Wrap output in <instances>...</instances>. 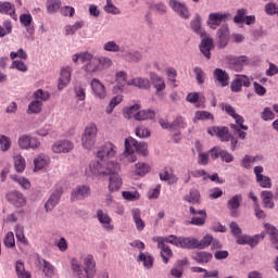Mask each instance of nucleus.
Wrapping results in <instances>:
<instances>
[{"label":"nucleus","mask_w":278,"mask_h":278,"mask_svg":"<svg viewBox=\"0 0 278 278\" xmlns=\"http://www.w3.org/2000/svg\"><path fill=\"white\" fill-rule=\"evenodd\" d=\"M159 177L161 181H167L169 186H173L179 181V178L177 175H175V170H173L172 167L163 168L162 172H160Z\"/></svg>","instance_id":"nucleus-16"},{"label":"nucleus","mask_w":278,"mask_h":278,"mask_svg":"<svg viewBox=\"0 0 278 278\" xmlns=\"http://www.w3.org/2000/svg\"><path fill=\"white\" fill-rule=\"evenodd\" d=\"M92 59H94V55H92V53L90 52H80V53H76L72 56V61L74 62V64H77V62H83L84 63H88L90 62Z\"/></svg>","instance_id":"nucleus-37"},{"label":"nucleus","mask_w":278,"mask_h":278,"mask_svg":"<svg viewBox=\"0 0 278 278\" xmlns=\"http://www.w3.org/2000/svg\"><path fill=\"white\" fill-rule=\"evenodd\" d=\"M85 73L92 75V73H99L101 67L99 66V58L94 56L90 62L84 66Z\"/></svg>","instance_id":"nucleus-35"},{"label":"nucleus","mask_w":278,"mask_h":278,"mask_svg":"<svg viewBox=\"0 0 278 278\" xmlns=\"http://www.w3.org/2000/svg\"><path fill=\"white\" fill-rule=\"evenodd\" d=\"M15 273L17 278H31V273L25 269V263H23V261L15 263Z\"/></svg>","instance_id":"nucleus-36"},{"label":"nucleus","mask_w":278,"mask_h":278,"mask_svg":"<svg viewBox=\"0 0 278 278\" xmlns=\"http://www.w3.org/2000/svg\"><path fill=\"white\" fill-rule=\"evenodd\" d=\"M223 110H224V112L228 113L229 116L235 118L237 125H240V127H241V129H243V131H247L249 129V126H244V117L237 114L236 109H233V106H231V104L223 105Z\"/></svg>","instance_id":"nucleus-18"},{"label":"nucleus","mask_w":278,"mask_h":278,"mask_svg":"<svg viewBox=\"0 0 278 278\" xmlns=\"http://www.w3.org/2000/svg\"><path fill=\"white\" fill-rule=\"evenodd\" d=\"M15 170L17 173H23L25 170V159L21 155L14 157Z\"/></svg>","instance_id":"nucleus-64"},{"label":"nucleus","mask_w":278,"mask_h":278,"mask_svg":"<svg viewBox=\"0 0 278 278\" xmlns=\"http://www.w3.org/2000/svg\"><path fill=\"white\" fill-rule=\"evenodd\" d=\"M265 229H266L268 236H270L271 244H274L275 249H277V251H278V230H277V228H275V226H273L270 224H265Z\"/></svg>","instance_id":"nucleus-34"},{"label":"nucleus","mask_w":278,"mask_h":278,"mask_svg":"<svg viewBox=\"0 0 278 278\" xmlns=\"http://www.w3.org/2000/svg\"><path fill=\"white\" fill-rule=\"evenodd\" d=\"M97 216H98L99 223L103 225L106 231H112L114 229V226L112 225V217H110L108 213H104L103 211L99 210L97 212Z\"/></svg>","instance_id":"nucleus-27"},{"label":"nucleus","mask_w":278,"mask_h":278,"mask_svg":"<svg viewBox=\"0 0 278 278\" xmlns=\"http://www.w3.org/2000/svg\"><path fill=\"white\" fill-rule=\"evenodd\" d=\"M150 79L156 90V94H160L162 90H166V83L164 81V78H162L160 75L155 73H150Z\"/></svg>","instance_id":"nucleus-28"},{"label":"nucleus","mask_w":278,"mask_h":278,"mask_svg":"<svg viewBox=\"0 0 278 278\" xmlns=\"http://www.w3.org/2000/svg\"><path fill=\"white\" fill-rule=\"evenodd\" d=\"M191 175V176H190ZM207 172L205 169H195L188 173L187 179L185 180V184H188L191 179V177H194L195 179H199L203 177V179H207Z\"/></svg>","instance_id":"nucleus-52"},{"label":"nucleus","mask_w":278,"mask_h":278,"mask_svg":"<svg viewBox=\"0 0 278 278\" xmlns=\"http://www.w3.org/2000/svg\"><path fill=\"white\" fill-rule=\"evenodd\" d=\"M3 244L4 247H7V249H14V247H16V241L14 240V232H7L3 239Z\"/></svg>","instance_id":"nucleus-56"},{"label":"nucleus","mask_w":278,"mask_h":278,"mask_svg":"<svg viewBox=\"0 0 278 278\" xmlns=\"http://www.w3.org/2000/svg\"><path fill=\"white\" fill-rule=\"evenodd\" d=\"M72 73H73V68L71 66H66L61 70V74L59 77V85H58L59 90H64V88H66V86L71 84Z\"/></svg>","instance_id":"nucleus-17"},{"label":"nucleus","mask_w":278,"mask_h":278,"mask_svg":"<svg viewBox=\"0 0 278 278\" xmlns=\"http://www.w3.org/2000/svg\"><path fill=\"white\" fill-rule=\"evenodd\" d=\"M193 260L198 262V264H207L212 262V253L210 252H198L193 256Z\"/></svg>","instance_id":"nucleus-45"},{"label":"nucleus","mask_w":278,"mask_h":278,"mask_svg":"<svg viewBox=\"0 0 278 278\" xmlns=\"http://www.w3.org/2000/svg\"><path fill=\"white\" fill-rule=\"evenodd\" d=\"M168 5L180 18H185L186 21L190 18V10H188L186 3L179 0H168Z\"/></svg>","instance_id":"nucleus-9"},{"label":"nucleus","mask_w":278,"mask_h":278,"mask_svg":"<svg viewBox=\"0 0 278 278\" xmlns=\"http://www.w3.org/2000/svg\"><path fill=\"white\" fill-rule=\"evenodd\" d=\"M40 112H42V103L34 99L28 104L27 114H40Z\"/></svg>","instance_id":"nucleus-48"},{"label":"nucleus","mask_w":278,"mask_h":278,"mask_svg":"<svg viewBox=\"0 0 278 278\" xmlns=\"http://www.w3.org/2000/svg\"><path fill=\"white\" fill-rule=\"evenodd\" d=\"M217 36L218 46L220 47V49H225V47H227V45L229 43V28L227 26H222L217 31Z\"/></svg>","instance_id":"nucleus-26"},{"label":"nucleus","mask_w":278,"mask_h":278,"mask_svg":"<svg viewBox=\"0 0 278 278\" xmlns=\"http://www.w3.org/2000/svg\"><path fill=\"white\" fill-rule=\"evenodd\" d=\"M97 157L100 162H108L112 157H116V146L112 142H105L97 152Z\"/></svg>","instance_id":"nucleus-6"},{"label":"nucleus","mask_w":278,"mask_h":278,"mask_svg":"<svg viewBox=\"0 0 278 278\" xmlns=\"http://www.w3.org/2000/svg\"><path fill=\"white\" fill-rule=\"evenodd\" d=\"M131 215L137 231H144V227H147V224H144V220H142V213L140 212V208H134L131 211Z\"/></svg>","instance_id":"nucleus-31"},{"label":"nucleus","mask_w":278,"mask_h":278,"mask_svg":"<svg viewBox=\"0 0 278 278\" xmlns=\"http://www.w3.org/2000/svg\"><path fill=\"white\" fill-rule=\"evenodd\" d=\"M84 27V21L76 22L73 25L65 26V34L66 36H73L75 33L79 31Z\"/></svg>","instance_id":"nucleus-51"},{"label":"nucleus","mask_w":278,"mask_h":278,"mask_svg":"<svg viewBox=\"0 0 278 278\" xmlns=\"http://www.w3.org/2000/svg\"><path fill=\"white\" fill-rule=\"evenodd\" d=\"M97 124L91 123L86 126L81 137V146L84 149H87V151H92V148L94 144H97Z\"/></svg>","instance_id":"nucleus-4"},{"label":"nucleus","mask_w":278,"mask_h":278,"mask_svg":"<svg viewBox=\"0 0 278 278\" xmlns=\"http://www.w3.org/2000/svg\"><path fill=\"white\" fill-rule=\"evenodd\" d=\"M261 199L263 201L264 207L267 210H273L275 207V202L273 201L274 194L273 191H262Z\"/></svg>","instance_id":"nucleus-32"},{"label":"nucleus","mask_w":278,"mask_h":278,"mask_svg":"<svg viewBox=\"0 0 278 278\" xmlns=\"http://www.w3.org/2000/svg\"><path fill=\"white\" fill-rule=\"evenodd\" d=\"M8 199L12 205L15 207H25L27 205V200L25 199V195L18 191H12L8 194Z\"/></svg>","instance_id":"nucleus-21"},{"label":"nucleus","mask_w":278,"mask_h":278,"mask_svg":"<svg viewBox=\"0 0 278 278\" xmlns=\"http://www.w3.org/2000/svg\"><path fill=\"white\" fill-rule=\"evenodd\" d=\"M33 98L36 101H39V103H41V105H43L45 102L49 101V99H51V93H49V91H45L42 89H37L34 94Z\"/></svg>","instance_id":"nucleus-39"},{"label":"nucleus","mask_w":278,"mask_h":278,"mask_svg":"<svg viewBox=\"0 0 278 278\" xmlns=\"http://www.w3.org/2000/svg\"><path fill=\"white\" fill-rule=\"evenodd\" d=\"M188 124L186 119L181 116H177L174 122L170 124V129H186Z\"/></svg>","instance_id":"nucleus-55"},{"label":"nucleus","mask_w":278,"mask_h":278,"mask_svg":"<svg viewBox=\"0 0 278 278\" xmlns=\"http://www.w3.org/2000/svg\"><path fill=\"white\" fill-rule=\"evenodd\" d=\"M31 21H34V17H31V14H22L20 16V22L24 27H26L27 31L30 35L34 34V26L31 25Z\"/></svg>","instance_id":"nucleus-40"},{"label":"nucleus","mask_w":278,"mask_h":278,"mask_svg":"<svg viewBox=\"0 0 278 278\" xmlns=\"http://www.w3.org/2000/svg\"><path fill=\"white\" fill-rule=\"evenodd\" d=\"M123 102V96H115L106 106V114H112L114 108Z\"/></svg>","instance_id":"nucleus-60"},{"label":"nucleus","mask_w":278,"mask_h":278,"mask_svg":"<svg viewBox=\"0 0 278 278\" xmlns=\"http://www.w3.org/2000/svg\"><path fill=\"white\" fill-rule=\"evenodd\" d=\"M47 12L49 14H55L60 8H62L61 0H47L46 2Z\"/></svg>","instance_id":"nucleus-43"},{"label":"nucleus","mask_w":278,"mask_h":278,"mask_svg":"<svg viewBox=\"0 0 278 278\" xmlns=\"http://www.w3.org/2000/svg\"><path fill=\"white\" fill-rule=\"evenodd\" d=\"M189 213L192 216L189 225H194L195 227H203V225H205V220H207V213L205 210L197 211L194 206H190Z\"/></svg>","instance_id":"nucleus-7"},{"label":"nucleus","mask_w":278,"mask_h":278,"mask_svg":"<svg viewBox=\"0 0 278 278\" xmlns=\"http://www.w3.org/2000/svg\"><path fill=\"white\" fill-rule=\"evenodd\" d=\"M214 49V40L207 37V34L202 37V41L200 43V51L203 55L210 60L212 58V50Z\"/></svg>","instance_id":"nucleus-15"},{"label":"nucleus","mask_w":278,"mask_h":278,"mask_svg":"<svg viewBox=\"0 0 278 278\" xmlns=\"http://www.w3.org/2000/svg\"><path fill=\"white\" fill-rule=\"evenodd\" d=\"M249 64V56L241 55V56H232L229 60V66L232 71L240 72L244 66Z\"/></svg>","instance_id":"nucleus-19"},{"label":"nucleus","mask_w":278,"mask_h":278,"mask_svg":"<svg viewBox=\"0 0 278 278\" xmlns=\"http://www.w3.org/2000/svg\"><path fill=\"white\" fill-rule=\"evenodd\" d=\"M83 263L84 265H81L77 258L72 260L71 266L74 277L94 278V275H97V262L94 261V256H92V254L83 256Z\"/></svg>","instance_id":"nucleus-2"},{"label":"nucleus","mask_w":278,"mask_h":278,"mask_svg":"<svg viewBox=\"0 0 278 278\" xmlns=\"http://www.w3.org/2000/svg\"><path fill=\"white\" fill-rule=\"evenodd\" d=\"M73 149H75V144L67 139L58 140L52 146L53 153H71Z\"/></svg>","instance_id":"nucleus-12"},{"label":"nucleus","mask_w":278,"mask_h":278,"mask_svg":"<svg viewBox=\"0 0 278 278\" xmlns=\"http://www.w3.org/2000/svg\"><path fill=\"white\" fill-rule=\"evenodd\" d=\"M15 238L18 240V242H22V244H29V241L25 237L24 228L21 226L15 227Z\"/></svg>","instance_id":"nucleus-58"},{"label":"nucleus","mask_w":278,"mask_h":278,"mask_svg":"<svg viewBox=\"0 0 278 278\" xmlns=\"http://www.w3.org/2000/svg\"><path fill=\"white\" fill-rule=\"evenodd\" d=\"M10 147H12V140L5 135H0V149L1 151H10Z\"/></svg>","instance_id":"nucleus-61"},{"label":"nucleus","mask_w":278,"mask_h":278,"mask_svg":"<svg viewBox=\"0 0 278 278\" xmlns=\"http://www.w3.org/2000/svg\"><path fill=\"white\" fill-rule=\"evenodd\" d=\"M40 264L45 277L51 278L55 275V268L50 262H48L47 260H42Z\"/></svg>","instance_id":"nucleus-38"},{"label":"nucleus","mask_w":278,"mask_h":278,"mask_svg":"<svg viewBox=\"0 0 278 278\" xmlns=\"http://www.w3.org/2000/svg\"><path fill=\"white\" fill-rule=\"evenodd\" d=\"M207 134H210V136H217L222 142H229V140H231V135H229V128L227 126H213L207 129Z\"/></svg>","instance_id":"nucleus-11"},{"label":"nucleus","mask_w":278,"mask_h":278,"mask_svg":"<svg viewBox=\"0 0 278 278\" xmlns=\"http://www.w3.org/2000/svg\"><path fill=\"white\" fill-rule=\"evenodd\" d=\"M242 203V194H236L227 202V207L230 212V216L233 218H238L240 216V213H238V210H240V204Z\"/></svg>","instance_id":"nucleus-14"},{"label":"nucleus","mask_w":278,"mask_h":278,"mask_svg":"<svg viewBox=\"0 0 278 278\" xmlns=\"http://www.w3.org/2000/svg\"><path fill=\"white\" fill-rule=\"evenodd\" d=\"M90 195V187L88 186H78L72 191V201H79L86 199Z\"/></svg>","instance_id":"nucleus-25"},{"label":"nucleus","mask_w":278,"mask_h":278,"mask_svg":"<svg viewBox=\"0 0 278 278\" xmlns=\"http://www.w3.org/2000/svg\"><path fill=\"white\" fill-rule=\"evenodd\" d=\"M121 165L118 163H106L104 167L99 161H92L85 169L87 177H94L99 175H109V190L110 192H118L123 186V179L118 175Z\"/></svg>","instance_id":"nucleus-1"},{"label":"nucleus","mask_w":278,"mask_h":278,"mask_svg":"<svg viewBox=\"0 0 278 278\" xmlns=\"http://www.w3.org/2000/svg\"><path fill=\"white\" fill-rule=\"evenodd\" d=\"M180 249H197V239L191 237H180Z\"/></svg>","instance_id":"nucleus-41"},{"label":"nucleus","mask_w":278,"mask_h":278,"mask_svg":"<svg viewBox=\"0 0 278 278\" xmlns=\"http://www.w3.org/2000/svg\"><path fill=\"white\" fill-rule=\"evenodd\" d=\"M139 262H143V266L146 268H152L153 267V256L146 254V253H140L139 254Z\"/></svg>","instance_id":"nucleus-59"},{"label":"nucleus","mask_w":278,"mask_h":278,"mask_svg":"<svg viewBox=\"0 0 278 278\" xmlns=\"http://www.w3.org/2000/svg\"><path fill=\"white\" fill-rule=\"evenodd\" d=\"M135 168V173L136 175H139V177H144V175L151 172V166L147 163H137Z\"/></svg>","instance_id":"nucleus-50"},{"label":"nucleus","mask_w":278,"mask_h":278,"mask_svg":"<svg viewBox=\"0 0 278 278\" xmlns=\"http://www.w3.org/2000/svg\"><path fill=\"white\" fill-rule=\"evenodd\" d=\"M122 197L126 201H139L140 200V193L138 191H123Z\"/></svg>","instance_id":"nucleus-63"},{"label":"nucleus","mask_w":278,"mask_h":278,"mask_svg":"<svg viewBox=\"0 0 278 278\" xmlns=\"http://www.w3.org/2000/svg\"><path fill=\"white\" fill-rule=\"evenodd\" d=\"M153 242L157 243V249L161 250V257L164 264H168V260L173 257V250L167 244H173L174 247H179L180 244V237L175 235H170L167 237H153Z\"/></svg>","instance_id":"nucleus-3"},{"label":"nucleus","mask_w":278,"mask_h":278,"mask_svg":"<svg viewBox=\"0 0 278 278\" xmlns=\"http://www.w3.org/2000/svg\"><path fill=\"white\" fill-rule=\"evenodd\" d=\"M127 86H136V88H140L142 90H149L151 88V80L148 78H132L127 81Z\"/></svg>","instance_id":"nucleus-30"},{"label":"nucleus","mask_w":278,"mask_h":278,"mask_svg":"<svg viewBox=\"0 0 278 278\" xmlns=\"http://www.w3.org/2000/svg\"><path fill=\"white\" fill-rule=\"evenodd\" d=\"M155 118V111L142 110L136 115V121H153Z\"/></svg>","instance_id":"nucleus-42"},{"label":"nucleus","mask_w":278,"mask_h":278,"mask_svg":"<svg viewBox=\"0 0 278 278\" xmlns=\"http://www.w3.org/2000/svg\"><path fill=\"white\" fill-rule=\"evenodd\" d=\"M212 242H214V237L212 235H206L200 241L197 239L195 249H207Z\"/></svg>","instance_id":"nucleus-46"},{"label":"nucleus","mask_w":278,"mask_h":278,"mask_svg":"<svg viewBox=\"0 0 278 278\" xmlns=\"http://www.w3.org/2000/svg\"><path fill=\"white\" fill-rule=\"evenodd\" d=\"M213 77L222 88H225L229 84V74L222 68H216L213 73Z\"/></svg>","instance_id":"nucleus-24"},{"label":"nucleus","mask_w":278,"mask_h":278,"mask_svg":"<svg viewBox=\"0 0 278 278\" xmlns=\"http://www.w3.org/2000/svg\"><path fill=\"white\" fill-rule=\"evenodd\" d=\"M62 188L55 189V191L50 195L49 200L46 202L45 207L47 212H51L55 205L60 203V199L62 198L63 194Z\"/></svg>","instance_id":"nucleus-22"},{"label":"nucleus","mask_w":278,"mask_h":278,"mask_svg":"<svg viewBox=\"0 0 278 278\" xmlns=\"http://www.w3.org/2000/svg\"><path fill=\"white\" fill-rule=\"evenodd\" d=\"M0 14H8L13 21H18L16 9L10 2H0Z\"/></svg>","instance_id":"nucleus-29"},{"label":"nucleus","mask_w":278,"mask_h":278,"mask_svg":"<svg viewBox=\"0 0 278 278\" xmlns=\"http://www.w3.org/2000/svg\"><path fill=\"white\" fill-rule=\"evenodd\" d=\"M12 34V22L4 21L2 26L0 25V38H5Z\"/></svg>","instance_id":"nucleus-54"},{"label":"nucleus","mask_w":278,"mask_h":278,"mask_svg":"<svg viewBox=\"0 0 278 278\" xmlns=\"http://www.w3.org/2000/svg\"><path fill=\"white\" fill-rule=\"evenodd\" d=\"M201 199V193H199V190L191 189L188 195L184 197V201H187V203H199Z\"/></svg>","instance_id":"nucleus-49"},{"label":"nucleus","mask_w":278,"mask_h":278,"mask_svg":"<svg viewBox=\"0 0 278 278\" xmlns=\"http://www.w3.org/2000/svg\"><path fill=\"white\" fill-rule=\"evenodd\" d=\"M229 16L228 14L223 13H211L208 15L207 25L211 29H216V27H220L222 23Z\"/></svg>","instance_id":"nucleus-23"},{"label":"nucleus","mask_w":278,"mask_h":278,"mask_svg":"<svg viewBox=\"0 0 278 278\" xmlns=\"http://www.w3.org/2000/svg\"><path fill=\"white\" fill-rule=\"evenodd\" d=\"M198 121H214V115L207 111H197L194 113L193 123Z\"/></svg>","instance_id":"nucleus-47"},{"label":"nucleus","mask_w":278,"mask_h":278,"mask_svg":"<svg viewBox=\"0 0 278 278\" xmlns=\"http://www.w3.org/2000/svg\"><path fill=\"white\" fill-rule=\"evenodd\" d=\"M260 240H264V235H255L253 237L249 236V235H240L239 237H237V244H248L249 247H251L252 249H254V247L256 244H260Z\"/></svg>","instance_id":"nucleus-13"},{"label":"nucleus","mask_w":278,"mask_h":278,"mask_svg":"<svg viewBox=\"0 0 278 278\" xmlns=\"http://www.w3.org/2000/svg\"><path fill=\"white\" fill-rule=\"evenodd\" d=\"M256 181L261 188H273V180H270V177L268 176H260L256 178Z\"/></svg>","instance_id":"nucleus-62"},{"label":"nucleus","mask_w":278,"mask_h":278,"mask_svg":"<svg viewBox=\"0 0 278 278\" xmlns=\"http://www.w3.org/2000/svg\"><path fill=\"white\" fill-rule=\"evenodd\" d=\"M92 94L96 99L103 100L108 97V89H105V85L101 83L98 78H93L90 83Z\"/></svg>","instance_id":"nucleus-10"},{"label":"nucleus","mask_w":278,"mask_h":278,"mask_svg":"<svg viewBox=\"0 0 278 278\" xmlns=\"http://www.w3.org/2000/svg\"><path fill=\"white\" fill-rule=\"evenodd\" d=\"M18 146L21 149L36 151V149H40V140L36 137H31L29 135H24L18 138Z\"/></svg>","instance_id":"nucleus-8"},{"label":"nucleus","mask_w":278,"mask_h":278,"mask_svg":"<svg viewBox=\"0 0 278 278\" xmlns=\"http://www.w3.org/2000/svg\"><path fill=\"white\" fill-rule=\"evenodd\" d=\"M166 75L169 84L174 87L177 88V70L175 67H168L166 70Z\"/></svg>","instance_id":"nucleus-53"},{"label":"nucleus","mask_w":278,"mask_h":278,"mask_svg":"<svg viewBox=\"0 0 278 278\" xmlns=\"http://www.w3.org/2000/svg\"><path fill=\"white\" fill-rule=\"evenodd\" d=\"M129 144H132V147L135 148V152L139 153V155H143V156L148 155L149 147L147 146V143L137 142L136 139L131 137L125 139V153H127L128 155L134 154V150L129 148Z\"/></svg>","instance_id":"nucleus-5"},{"label":"nucleus","mask_w":278,"mask_h":278,"mask_svg":"<svg viewBox=\"0 0 278 278\" xmlns=\"http://www.w3.org/2000/svg\"><path fill=\"white\" fill-rule=\"evenodd\" d=\"M190 26H191L192 31H194L195 34H199L201 36V38H203V36L206 35V33L201 29V16L200 15H195L194 20L191 21Z\"/></svg>","instance_id":"nucleus-44"},{"label":"nucleus","mask_w":278,"mask_h":278,"mask_svg":"<svg viewBox=\"0 0 278 278\" xmlns=\"http://www.w3.org/2000/svg\"><path fill=\"white\" fill-rule=\"evenodd\" d=\"M140 112V106L138 104H135L124 111V116L125 118H135L136 121V115Z\"/></svg>","instance_id":"nucleus-57"},{"label":"nucleus","mask_w":278,"mask_h":278,"mask_svg":"<svg viewBox=\"0 0 278 278\" xmlns=\"http://www.w3.org/2000/svg\"><path fill=\"white\" fill-rule=\"evenodd\" d=\"M51 160L49 156L45 154H39L35 160H34V165H35V170H42V168H46V166H49Z\"/></svg>","instance_id":"nucleus-33"},{"label":"nucleus","mask_w":278,"mask_h":278,"mask_svg":"<svg viewBox=\"0 0 278 278\" xmlns=\"http://www.w3.org/2000/svg\"><path fill=\"white\" fill-rule=\"evenodd\" d=\"M242 86H244L245 88H249V86H251V80L249 79V77L241 75L238 76L230 85V90L232 92H240V90H242Z\"/></svg>","instance_id":"nucleus-20"}]
</instances>
